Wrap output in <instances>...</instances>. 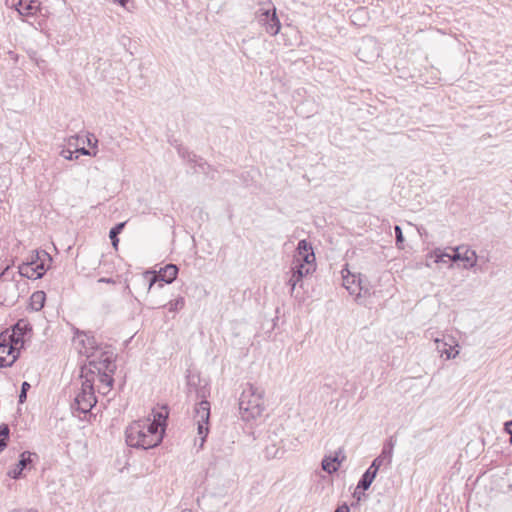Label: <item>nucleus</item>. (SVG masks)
Instances as JSON below:
<instances>
[{"label": "nucleus", "mask_w": 512, "mask_h": 512, "mask_svg": "<svg viewBox=\"0 0 512 512\" xmlns=\"http://www.w3.org/2000/svg\"><path fill=\"white\" fill-rule=\"evenodd\" d=\"M187 397L192 400H199L194 412L197 422V434L200 439L199 448L202 449L209 434L210 403L207 398L210 395V388L206 380L202 379L198 373L189 371L186 376Z\"/></svg>", "instance_id": "1"}, {"label": "nucleus", "mask_w": 512, "mask_h": 512, "mask_svg": "<svg viewBox=\"0 0 512 512\" xmlns=\"http://www.w3.org/2000/svg\"><path fill=\"white\" fill-rule=\"evenodd\" d=\"M263 389L248 383L239 398V411L245 421L256 419L264 411Z\"/></svg>", "instance_id": "2"}, {"label": "nucleus", "mask_w": 512, "mask_h": 512, "mask_svg": "<svg viewBox=\"0 0 512 512\" xmlns=\"http://www.w3.org/2000/svg\"><path fill=\"white\" fill-rule=\"evenodd\" d=\"M89 365L97 369V378L101 385H105L107 390L113 386V374L116 370L115 355L110 350L101 351L99 359L89 360Z\"/></svg>", "instance_id": "3"}, {"label": "nucleus", "mask_w": 512, "mask_h": 512, "mask_svg": "<svg viewBox=\"0 0 512 512\" xmlns=\"http://www.w3.org/2000/svg\"><path fill=\"white\" fill-rule=\"evenodd\" d=\"M97 398L95 389L91 386L89 380L82 381L81 391L76 395L71 408L83 414H87L96 405Z\"/></svg>", "instance_id": "4"}, {"label": "nucleus", "mask_w": 512, "mask_h": 512, "mask_svg": "<svg viewBox=\"0 0 512 512\" xmlns=\"http://www.w3.org/2000/svg\"><path fill=\"white\" fill-rule=\"evenodd\" d=\"M7 335V341L15 348L24 347L26 340H29L32 336V325L27 319H19L11 328V332H5Z\"/></svg>", "instance_id": "5"}, {"label": "nucleus", "mask_w": 512, "mask_h": 512, "mask_svg": "<svg viewBox=\"0 0 512 512\" xmlns=\"http://www.w3.org/2000/svg\"><path fill=\"white\" fill-rule=\"evenodd\" d=\"M296 252L297 254L294 256L292 263L305 265L313 273L316 270V258L311 243L306 239L300 240L297 244Z\"/></svg>", "instance_id": "6"}, {"label": "nucleus", "mask_w": 512, "mask_h": 512, "mask_svg": "<svg viewBox=\"0 0 512 512\" xmlns=\"http://www.w3.org/2000/svg\"><path fill=\"white\" fill-rule=\"evenodd\" d=\"M259 23L264 26L265 31L271 36H276L280 29L281 23L276 13V8H259L257 11Z\"/></svg>", "instance_id": "7"}, {"label": "nucleus", "mask_w": 512, "mask_h": 512, "mask_svg": "<svg viewBox=\"0 0 512 512\" xmlns=\"http://www.w3.org/2000/svg\"><path fill=\"white\" fill-rule=\"evenodd\" d=\"M148 421H135L125 431L126 443L133 448H142V440L146 434V428L150 427Z\"/></svg>", "instance_id": "8"}, {"label": "nucleus", "mask_w": 512, "mask_h": 512, "mask_svg": "<svg viewBox=\"0 0 512 512\" xmlns=\"http://www.w3.org/2000/svg\"><path fill=\"white\" fill-rule=\"evenodd\" d=\"M179 268L175 264H167L158 272H153V276L149 280V289L156 283L162 288L164 284H171L178 275Z\"/></svg>", "instance_id": "9"}, {"label": "nucleus", "mask_w": 512, "mask_h": 512, "mask_svg": "<svg viewBox=\"0 0 512 512\" xmlns=\"http://www.w3.org/2000/svg\"><path fill=\"white\" fill-rule=\"evenodd\" d=\"M1 337L3 339L0 341V368L10 367L18 359L20 351L6 340L4 333Z\"/></svg>", "instance_id": "10"}, {"label": "nucleus", "mask_w": 512, "mask_h": 512, "mask_svg": "<svg viewBox=\"0 0 512 512\" xmlns=\"http://www.w3.org/2000/svg\"><path fill=\"white\" fill-rule=\"evenodd\" d=\"M16 10L21 16L40 15L45 17L48 9L43 7L37 0H19L16 4Z\"/></svg>", "instance_id": "11"}, {"label": "nucleus", "mask_w": 512, "mask_h": 512, "mask_svg": "<svg viewBox=\"0 0 512 512\" xmlns=\"http://www.w3.org/2000/svg\"><path fill=\"white\" fill-rule=\"evenodd\" d=\"M146 428L144 440H142V449H150L158 446L164 437V429H159L157 423H150Z\"/></svg>", "instance_id": "12"}, {"label": "nucleus", "mask_w": 512, "mask_h": 512, "mask_svg": "<svg viewBox=\"0 0 512 512\" xmlns=\"http://www.w3.org/2000/svg\"><path fill=\"white\" fill-rule=\"evenodd\" d=\"M33 458H38L36 453L24 451L20 454L19 460L15 467L8 472V476L12 479L18 480L22 477L25 469H30L33 463Z\"/></svg>", "instance_id": "13"}, {"label": "nucleus", "mask_w": 512, "mask_h": 512, "mask_svg": "<svg viewBox=\"0 0 512 512\" xmlns=\"http://www.w3.org/2000/svg\"><path fill=\"white\" fill-rule=\"evenodd\" d=\"M450 260L453 262L462 261L465 263V268H472L476 265L477 255L474 250L462 245L453 249Z\"/></svg>", "instance_id": "14"}, {"label": "nucleus", "mask_w": 512, "mask_h": 512, "mask_svg": "<svg viewBox=\"0 0 512 512\" xmlns=\"http://www.w3.org/2000/svg\"><path fill=\"white\" fill-rule=\"evenodd\" d=\"M47 270L48 266H43L42 263L37 264L35 267L30 266L29 263H21L18 265L19 275L31 280L42 278Z\"/></svg>", "instance_id": "15"}, {"label": "nucleus", "mask_w": 512, "mask_h": 512, "mask_svg": "<svg viewBox=\"0 0 512 512\" xmlns=\"http://www.w3.org/2000/svg\"><path fill=\"white\" fill-rule=\"evenodd\" d=\"M76 334L78 336L81 335L84 337L83 339H81L80 343L85 349L87 359H99V356H97L96 353L101 350V347L96 341L95 337L93 335H89L86 332H80L79 330L76 331Z\"/></svg>", "instance_id": "16"}, {"label": "nucleus", "mask_w": 512, "mask_h": 512, "mask_svg": "<svg viewBox=\"0 0 512 512\" xmlns=\"http://www.w3.org/2000/svg\"><path fill=\"white\" fill-rule=\"evenodd\" d=\"M436 343L441 356L445 355L446 359L455 358L459 354V346L452 336H444L442 340L436 339Z\"/></svg>", "instance_id": "17"}, {"label": "nucleus", "mask_w": 512, "mask_h": 512, "mask_svg": "<svg viewBox=\"0 0 512 512\" xmlns=\"http://www.w3.org/2000/svg\"><path fill=\"white\" fill-rule=\"evenodd\" d=\"M310 268H306L305 265L302 264H294L292 263L291 267V277L289 278L287 284L290 286V294L293 295V292L299 282L302 281V279L311 274Z\"/></svg>", "instance_id": "18"}, {"label": "nucleus", "mask_w": 512, "mask_h": 512, "mask_svg": "<svg viewBox=\"0 0 512 512\" xmlns=\"http://www.w3.org/2000/svg\"><path fill=\"white\" fill-rule=\"evenodd\" d=\"M52 261L53 259L48 252L36 249L31 251L30 255L22 263H29L30 266L34 267L42 263L43 266H48L49 268Z\"/></svg>", "instance_id": "19"}, {"label": "nucleus", "mask_w": 512, "mask_h": 512, "mask_svg": "<svg viewBox=\"0 0 512 512\" xmlns=\"http://www.w3.org/2000/svg\"><path fill=\"white\" fill-rule=\"evenodd\" d=\"M349 288H352V293H355L356 300L359 303H361L360 299L363 296L371 295V286L365 277L357 278V285L349 286Z\"/></svg>", "instance_id": "20"}, {"label": "nucleus", "mask_w": 512, "mask_h": 512, "mask_svg": "<svg viewBox=\"0 0 512 512\" xmlns=\"http://www.w3.org/2000/svg\"><path fill=\"white\" fill-rule=\"evenodd\" d=\"M377 473V471L373 470L371 467H368V469L362 474L360 480L358 481L357 489H361L362 491L368 490L375 480Z\"/></svg>", "instance_id": "21"}, {"label": "nucleus", "mask_w": 512, "mask_h": 512, "mask_svg": "<svg viewBox=\"0 0 512 512\" xmlns=\"http://www.w3.org/2000/svg\"><path fill=\"white\" fill-rule=\"evenodd\" d=\"M340 462H341V460H339V458H338V453H336V455L334 457H331V456L324 457V459L322 460L321 466L325 472L332 474V473L338 471Z\"/></svg>", "instance_id": "22"}, {"label": "nucleus", "mask_w": 512, "mask_h": 512, "mask_svg": "<svg viewBox=\"0 0 512 512\" xmlns=\"http://www.w3.org/2000/svg\"><path fill=\"white\" fill-rule=\"evenodd\" d=\"M46 294L44 291H36L30 297V306L34 311H40L45 304Z\"/></svg>", "instance_id": "23"}, {"label": "nucleus", "mask_w": 512, "mask_h": 512, "mask_svg": "<svg viewBox=\"0 0 512 512\" xmlns=\"http://www.w3.org/2000/svg\"><path fill=\"white\" fill-rule=\"evenodd\" d=\"M80 378L82 379V381L89 380L91 386L94 387L95 378H97V369H95L93 366H90L89 364L82 366Z\"/></svg>", "instance_id": "24"}, {"label": "nucleus", "mask_w": 512, "mask_h": 512, "mask_svg": "<svg viewBox=\"0 0 512 512\" xmlns=\"http://www.w3.org/2000/svg\"><path fill=\"white\" fill-rule=\"evenodd\" d=\"M126 222H119L114 227H112L109 231V238L111 240V244L114 249H118L119 238L118 235L123 231Z\"/></svg>", "instance_id": "25"}, {"label": "nucleus", "mask_w": 512, "mask_h": 512, "mask_svg": "<svg viewBox=\"0 0 512 512\" xmlns=\"http://www.w3.org/2000/svg\"><path fill=\"white\" fill-rule=\"evenodd\" d=\"M393 448H394V443L392 442V439H390L389 441H387L384 444L382 451L379 454L381 459H383L386 462V467H388L391 464Z\"/></svg>", "instance_id": "26"}, {"label": "nucleus", "mask_w": 512, "mask_h": 512, "mask_svg": "<svg viewBox=\"0 0 512 512\" xmlns=\"http://www.w3.org/2000/svg\"><path fill=\"white\" fill-rule=\"evenodd\" d=\"M10 428L7 424L0 425V453L8 446Z\"/></svg>", "instance_id": "27"}, {"label": "nucleus", "mask_w": 512, "mask_h": 512, "mask_svg": "<svg viewBox=\"0 0 512 512\" xmlns=\"http://www.w3.org/2000/svg\"><path fill=\"white\" fill-rule=\"evenodd\" d=\"M361 277H362L361 274L355 275V274H350L349 272L347 275H343V286L347 289L349 294L355 295V293H352V288H349V286L357 285V278H361Z\"/></svg>", "instance_id": "28"}, {"label": "nucleus", "mask_w": 512, "mask_h": 512, "mask_svg": "<svg viewBox=\"0 0 512 512\" xmlns=\"http://www.w3.org/2000/svg\"><path fill=\"white\" fill-rule=\"evenodd\" d=\"M451 256H452V254L446 253V252L442 251L441 249H435L431 253V257H434V262H436V263L453 262L452 260H450Z\"/></svg>", "instance_id": "29"}, {"label": "nucleus", "mask_w": 512, "mask_h": 512, "mask_svg": "<svg viewBox=\"0 0 512 512\" xmlns=\"http://www.w3.org/2000/svg\"><path fill=\"white\" fill-rule=\"evenodd\" d=\"M167 416H168L167 413L163 414L162 412H157L153 415L154 419H153V421H151V423H157L159 425L158 426L159 429L163 428L165 430V428L167 426V422H166ZM147 421H148V423H150L149 420H147Z\"/></svg>", "instance_id": "30"}, {"label": "nucleus", "mask_w": 512, "mask_h": 512, "mask_svg": "<svg viewBox=\"0 0 512 512\" xmlns=\"http://www.w3.org/2000/svg\"><path fill=\"white\" fill-rule=\"evenodd\" d=\"M169 311L177 312L185 306V299L183 297H178L175 300L169 302Z\"/></svg>", "instance_id": "31"}, {"label": "nucleus", "mask_w": 512, "mask_h": 512, "mask_svg": "<svg viewBox=\"0 0 512 512\" xmlns=\"http://www.w3.org/2000/svg\"><path fill=\"white\" fill-rule=\"evenodd\" d=\"M196 166L198 168L197 170H195L196 172H202L203 174L206 175H209L210 171H214L212 166L209 163H207L203 158H199V162Z\"/></svg>", "instance_id": "32"}, {"label": "nucleus", "mask_w": 512, "mask_h": 512, "mask_svg": "<svg viewBox=\"0 0 512 512\" xmlns=\"http://www.w3.org/2000/svg\"><path fill=\"white\" fill-rule=\"evenodd\" d=\"M30 384L26 381H24L21 385V390L18 398V402L20 404H23L27 399V391L30 389Z\"/></svg>", "instance_id": "33"}, {"label": "nucleus", "mask_w": 512, "mask_h": 512, "mask_svg": "<svg viewBox=\"0 0 512 512\" xmlns=\"http://www.w3.org/2000/svg\"><path fill=\"white\" fill-rule=\"evenodd\" d=\"M382 466H385L386 467V462L381 459V457L378 455L371 463V465L369 467H371L373 470L379 472L380 468Z\"/></svg>", "instance_id": "34"}, {"label": "nucleus", "mask_w": 512, "mask_h": 512, "mask_svg": "<svg viewBox=\"0 0 512 512\" xmlns=\"http://www.w3.org/2000/svg\"><path fill=\"white\" fill-rule=\"evenodd\" d=\"M394 231H395L396 245L398 247H400V244H402L404 242V236H403V233H402V229H401L400 226L396 225L394 227Z\"/></svg>", "instance_id": "35"}, {"label": "nucleus", "mask_w": 512, "mask_h": 512, "mask_svg": "<svg viewBox=\"0 0 512 512\" xmlns=\"http://www.w3.org/2000/svg\"><path fill=\"white\" fill-rule=\"evenodd\" d=\"M74 154H75V150H74V151H72V150H70V149H62V150H61V152H60V155H61L63 158L67 159V160H73V159H75Z\"/></svg>", "instance_id": "36"}, {"label": "nucleus", "mask_w": 512, "mask_h": 512, "mask_svg": "<svg viewBox=\"0 0 512 512\" xmlns=\"http://www.w3.org/2000/svg\"><path fill=\"white\" fill-rule=\"evenodd\" d=\"M504 431L509 434V444L512 446V420L505 422Z\"/></svg>", "instance_id": "37"}, {"label": "nucleus", "mask_w": 512, "mask_h": 512, "mask_svg": "<svg viewBox=\"0 0 512 512\" xmlns=\"http://www.w3.org/2000/svg\"><path fill=\"white\" fill-rule=\"evenodd\" d=\"M199 158H200L199 156H197L196 154L191 152V153H188L187 161L189 163H194L195 165H197L199 162Z\"/></svg>", "instance_id": "38"}, {"label": "nucleus", "mask_w": 512, "mask_h": 512, "mask_svg": "<svg viewBox=\"0 0 512 512\" xmlns=\"http://www.w3.org/2000/svg\"><path fill=\"white\" fill-rule=\"evenodd\" d=\"M75 159L78 158V155L81 154V155H91L90 151L87 150L85 147H82V148H76L75 149Z\"/></svg>", "instance_id": "39"}, {"label": "nucleus", "mask_w": 512, "mask_h": 512, "mask_svg": "<svg viewBox=\"0 0 512 512\" xmlns=\"http://www.w3.org/2000/svg\"><path fill=\"white\" fill-rule=\"evenodd\" d=\"M258 5L261 6V8H273L275 7L274 4L270 0H258Z\"/></svg>", "instance_id": "40"}, {"label": "nucleus", "mask_w": 512, "mask_h": 512, "mask_svg": "<svg viewBox=\"0 0 512 512\" xmlns=\"http://www.w3.org/2000/svg\"><path fill=\"white\" fill-rule=\"evenodd\" d=\"M362 496H365L364 491L356 488L353 493V497H355L358 501H360L362 499Z\"/></svg>", "instance_id": "41"}, {"label": "nucleus", "mask_w": 512, "mask_h": 512, "mask_svg": "<svg viewBox=\"0 0 512 512\" xmlns=\"http://www.w3.org/2000/svg\"><path fill=\"white\" fill-rule=\"evenodd\" d=\"M334 512H350L349 507L346 504L338 506Z\"/></svg>", "instance_id": "42"}, {"label": "nucleus", "mask_w": 512, "mask_h": 512, "mask_svg": "<svg viewBox=\"0 0 512 512\" xmlns=\"http://www.w3.org/2000/svg\"><path fill=\"white\" fill-rule=\"evenodd\" d=\"M178 153L182 158L187 159L188 153L190 152L184 148H180L178 149Z\"/></svg>", "instance_id": "43"}, {"label": "nucleus", "mask_w": 512, "mask_h": 512, "mask_svg": "<svg viewBox=\"0 0 512 512\" xmlns=\"http://www.w3.org/2000/svg\"><path fill=\"white\" fill-rule=\"evenodd\" d=\"M114 3H118L120 6L122 7H126L127 3L129 2V0H112Z\"/></svg>", "instance_id": "44"}, {"label": "nucleus", "mask_w": 512, "mask_h": 512, "mask_svg": "<svg viewBox=\"0 0 512 512\" xmlns=\"http://www.w3.org/2000/svg\"><path fill=\"white\" fill-rule=\"evenodd\" d=\"M110 390H107V387L105 385H101V387H99L98 389V392L102 393V394H106L108 393Z\"/></svg>", "instance_id": "45"}, {"label": "nucleus", "mask_w": 512, "mask_h": 512, "mask_svg": "<svg viewBox=\"0 0 512 512\" xmlns=\"http://www.w3.org/2000/svg\"><path fill=\"white\" fill-rule=\"evenodd\" d=\"M10 269V266H6V268L0 273V278L5 277L8 274V270Z\"/></svg>", "instance_id": "46"}, {"label": "nucleus", "mask_w": 512, "mask_h": 512, "mask_svg": "<svg viewBox=\"0 0 512 512\" xmlns=\"http://www.w3.org/2000/svg\"><path fill=\"white\" fill-rule=\"evenodd\" d=\"M99 282L114 283L113 279H111V278H100Z\"/></svg>", "instance_id": "47"}, {"label": "nucleus", "mask_w": 512, "mask_h": 512, "mask_svg": "<svg viewBox=\"0 0 512 512\" xmlns=\"http://www.w3.org/2000/svg\"><path fill=\"white\" fill-rule=\"evenodd\" d=\"M87 142H88V145H90V146H95V145H96V143H97V139H96V138H94V143H92L91 138H90V137H88V138H87Z\"/></svg>", "instance_id": "48"}, {"label": "nucleus", "mask_w": 512, "mask_h": 512, "mask_svg": "<svg viewBox=\"0 0 512 512\" xmlns=\"http://www.w3.org/2000/svg\"><path fill=\"white\" fill-rule=\"evenodd\" d=\"M181 512H192L191 509H183Z\"/></svg>", "instance_id": "49"}]
</instances>
